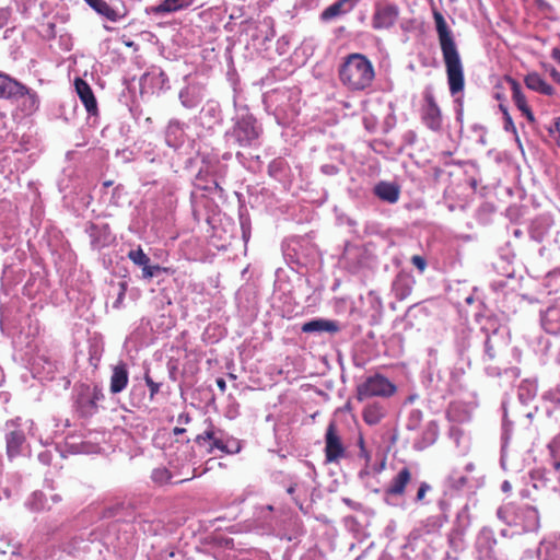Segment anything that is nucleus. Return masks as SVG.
I'll return each mask as SVG.
<instances>
[{"label":"nucleus","mask_w":560,"mask_h":560,"mask_svg":"<svg viewBox=\"0 0 560 560\" xmlns=\"http://www.w3.org/2000/svg\"><path fill=\"white\" fill-rule=\"evenodd\" d=\"M5 441L9 457H15L22 452V446L25 443V434L22 430L11 431L7 434Z\"/></svg>","instance_id":"18"},{"label":"nucleus","mask_w":560,"mask_h":560,"mask_svg":"<svg viewBox=\"0 0 560 560\" xmlns=\"http://www.w3.org/2000/svg\"><path fill=\"white\" fill-rule=\"evenodd\" d=\"M501 84L504 89H509L512 93V97L515 101L517 108L525 114V98L522 95L521 84L510 75H505L502 79Z\"/></svg>","instance_id":"19"},{"label":"nucleus","mask_w":560,"mask_h":560,"mask_svg":"<svg viewBox=\"0 0 560 560\" xmlns=\"http://www.w3.org/2000/svg\"><path fill=\"white\" fill-rule=\"evenodd\" d=\"M400 10L397 4L389 2H376L371 24L375 31L392 28L398 21Z\"/></svg>","instance_id":"6"},{"label":"nucleus","mask_w":560,"mask_h":560,"mask_svg":"<svg viewBox=\"0 0 560 560\" xmlns=\"http://www.w3.org/2000/svg\"><path fill=\"white\" fill-rule=\"evenodd\" d=\"M213 436H214V432L213 430H206L203 433L201 434H198L195 439V442L198 444V445H203L206 442H211L213 440Z\"/></svg>","instance_id":"33"},{"label":"nucleus","mask_w":560,"mask_h":560,"mask_svg":"<svg viewBox=\"0 0 560 560\" xmlns=\"http://www.w3.org/2000/svg\"><path fill=\"white\" fill-rule=\"evenodd\" d=\"M9 100H21L20 108L25 115H32L39 108V96L36 91L18 81Z\"/></svg>","instance_id":"8"},{"label":"nucleus","mask_w":560,"mask_h":560,"mask_svg":"<svg viewBox=\"0 0 560 560\" xmlns=\"http://www.w3.org/2000/svg\"><path fill=\"white\" fill-rule=\"evenodd\" d=\"M185 431H186V430H185L184 428H178V427H176V428H174V429H173V433H174L175 435L183 434Z\"/></svg>","instance_id":"44"},{"label":"nucleus","mask_w":560,"mask_h":560,"mask_svg":"<svg viewBox=\"0 0 560 560\" xmlns=\"http://www.w3.org/2000/svg\"><path fill=\"white\" fill-rule=\"evenodd\" d=\"M261 133L260 127L253 115L241 117L232 129V137L240 147L246 148L254 145Z\"/></svg>","instance_id":"5"},{"label":"nucleus","mask_w":560,"mask_h":560,"mask_svg":"<svg viewBox=\"0 0 560 560\" xmlns=\"http://www.w3.org/2000/svg\"><path fill=\"white\" fill-rule=\"evenodd\" d=\"M411 262L420 272H423L427 268V260L420 255H413L411 257Z\"/></svg>","instance_id":"35"},{"label":"nucleus","mask_w":560,"mask_h":560,"mask_svg":"<svg viewBox=\"0 0 560 560\" xmlns=\"http://www.w3.org/2000/svg\"><path fill=\"white\" fill-rule=\"evenodd\" d=\"M104 399L102 388L97 385H82L75 400V409L81 418H91L98 411L97 402Z\"/></svg>","instance_id":"4"},{"label":"nucleus","mask_w":560,"mask_h":560,"mask_svg":"<svg viewBox=\"0 0 560 560\" xmlns=\"http://www.w3.org/2000/svg\"><path fill=\"white\" fill-rule=\"evenodd\" d=\"M466 483H467V477L462 476V477H459V479L456 481V486H455V487L458 489V488H460V487L465 486Z\"/></svg>","instance_id":"43"},{"label":"nucleus","mask_w":560,"mask_h":560,"mask_svg":"<svg viewBox=\"0 0 560 560\" xmlns=\"http://www.w3.org/2000/svg\"><path fill=\"white\" fill-rule=\"evenodd\" d=\"M500 109L502 110L503 117H504V129L506 131H511L515 136H517L516 135L515 125H514V122H513V120H512V118H511V116H510V114L508 112V108L503 104H500ZM516 142L518 143V147H520L521 151L524 152L522 142H521L518 137H516Z\"/></svg>","instance_id":"25"},{"label":"nucleus","mask_w":560,"mask_h":560,"mask_svg":"<svg viewBox=\"0 0 560 560\" xmlns=\"http://www.w3.org/2000/svg\"><path fill=\"white\" fill-rule=\"evenodd\" d=\"M94 11L105 16L112 22H117L125 16V13H120L113 9L105 0H84Z\"/></svg>","instance_id":"16"},{"label":"nucleus","mask_w":560,"mask_h":560,"mask_svg":"<svg viewBox=\"0 0 560 560\" xmlns=\"http://www.w3.org/2000/svg\"><path fill=\"white\" fill-rule=\"evenodd\" d=\"M103 185H104L105 187H109V186H112V185H113V182H112V180H106V182H104V184H103Z\"/></svg>","instance_id":"49"},{"label":"nucleus","mask_w":560,"mask_h":560,"mask_svg":"<svg viewBox=\"0 0 560 560\" xmlns=\"http://www.w3.org/2000/svg\"><path fill=\"white\" fill-rule=\"evenodd\" d=\"M431 490H432V487L430 483H428L427 481L420 482L416 498H415V502L416 503H424L425 495Z\"/></svg>","instance_id":"30"},{"label":"nucleus","mask_w":560,"mask_h":560,"mask_svg":"<svg viewBox=\"0 0 560 560\" xmlns=\"http://www.w3.org/2000/svg\"><path fill=\"white\" fill-rule=\"evenodd\" d=\"M325 459L338 463L346 455V447L335 421L329 422L325 433Z\"/></svg>","instance_id":"7"},{"label":"nucleus","mask_w":560,"mask_h":560,"mask_svg":"<svg viewBox=\"0 0 560 560\" xmlns=\"http://www.w3.org/2000/svg\"><path fill=\"white\" fill-rule=\"evenodd\" d=\"M127 256L135 265L141 267L142 269L148 267L150 262V257L140 246L137 249L130 250Z\"/></svg>","instance_id":"24"},{"label":"nucleus","mask_w":560,"mask_h":560,"mask_svg":"<svg viewBox=\"0 0 560 560\" xmlns=\"http://www.w3.org/2000/svg\"><path fill=\"white\" fill-rule=\"evenodd\" d=\"M152 480L158 485H164L167 483L172 475L165 467L156 468L152 471Z\"/></svg>","instance_id":"28"},{"label":"nucleus","mask_w":560,"mask_h":560,"mask_svg":"<svg viewBox=\"0 0 560 560\" xmlns=\"http://www.w3.org/2000/svg\"><path fill=\"white\" fill-rule=\"evenodd\" d=\"M548 136L557 142L560 148V117L556 118L549 126L546 127Z\"/></svg>","instance_id":"29"},{"label":"nucleus","mask_w":560,"mask_h":560,"mask_svg":"<svg viewBox=\"0 0 560 560\" xmlns=\"http://www.w3.org/2000/svg\"><path fill=\"white\" fill-rule=\"evenodd\" d=\"M433 19L445 66L450 92L452 95H456L463 92L465 88L464 65L453 33L443 14L438 10H433Z\"/></svg>","instance_id":"1"},{"label":"nucleus","mask_w":560,"mask_h":560,"mask_svg":"<svg viewBox=\"0 0 560 560\" xmlns=\"http://www.w3.org/2000/svg\"><path fill=\"white\" fill-rule=\"evenodd\" d=\"M338 78L347 90L361 92L373 84L375 69L365 55L352 52L342 59L338 68Z\"/></svg>","instance_id":"2"},{"label":"nucleus","mask_w":560,"mask_h":560,"mask_svg":"<svg viewBox=\"0 0 560 560\" xmlns=\"http://www.w3.org/2000/svg\"><path fill=\"white\" fill-rule=\"evenodd\" d=\"M374 194L383 201L395 203L399 199L400 190L399 187L395 184L380 182L374 187Z\"/></svg>","instance_id":"15"},{"label":"nucleus","mask_w":560,"mask_h":560,"mask_svg":"<svg viewBox=\"0 0 560 560\" xmlns=\"http://www.w3.org/2000/svg\"><path fill=\"white\" fill-rule=\"evenodd\" d=\"M527 532H534L539 528V515L535 508L527 506Z\"/></svg>","instance_id":"26"},{"label":"nucleus","mask_w":560,"mask_h":560,"mask_svg":"<svg viewBox=\"0 0 560 560\" xmlns=\"http://www.w3.org/2000/svg\"><path fill=\"white\" fill-rule=\"evenodd\" d=\"M287 491H288L289 494H293L294 491H295V485L294 486H290Z\"/></svg>","instance_id":"48"},{"label":"nucleus","mask_w":560,"mask_h":560,"mask_svg":"<svg viewBox=\"0 0 560 560\" xmlns=\"http://www.w3.org/2000/svg\"><path fill=\"white\" fill-rule=\"evenodd\" d=\"M549 74L555 82L560 84V72L558 70H556L553 67H551L549 70Z\"/></svg>","instance_id":"40"},{"label":"nucleus","mask_w":560,"mask_h":560,"mask_svg":"<svg viewBox=\"0 0 560 560\" xmlns=\"http://www.w3.org/2000/svg\"><path fill=\"white\" fill-rule=\"evenodd\" d=\"M170 271H172V269L168 268V267H162L160 265H150L149 264L148 267L142 269V277L144 279H152L153 277H155L160 272L168 273Z\"/></svg>","instance_id":"27"},{"label":"nucleus","mask_w":560,"mask_h":560,"mask_svg":"<svg viewBox=\"0 0 560 560\" xmlns=\"http://www.w3.org/2000/svg\"><path fill=\"white\" fill-rule=\"evenodd\" d=\"M386 412L383 406L378 402L369 404L362 411V418L369 425L378 424L385 417Z\"/></svg>","instance_id":"20"},{"label":"nucleus","mask_w":560,"mask_h":560,"mask_svg":"<svg viewBox=\"0 0 560 560\" xmlns=\"http://www.w3.org/2000/svg\"><path fill=\"white\" fill-rule=\"evenodd\" d=\"M555 313H556V310L549 308L547 311L546 317L549 318V317L553 316Z\"/></svg>","instance_id":"47"},{"label":"nucleus","mask_w":560,"mask_h":560,"mask_svg":"<svg viewBox=\"0 0 560 560\" xmlns=\"http://www.w3.org/2000/svg\"><path fill=\"white\" fill-rule=\"evenodd\" d=\"M412 478L411 470L408 466H404L389 481L384 493L386 498H400L406 493L407 486Z\"/></svg>","instance_id":"10"},{"label":"nucleus","mask_w":560,"mask_h":560,"mask_svg":"<svg viewBox=\"0 0 560 560\" xmlns=\"http://www.w3.org/2000/svg\"><path fill=\"white\" fill-rule=\"evenodd\" d=\"M397 392L396 385L382 374H374L358 385L357 399L363 401L373 397L388 398Z\"/></svg>","instance_id":"3"},{"label":"nucleus","mask_w":560,"mask_h":560,"mask_svg":"<svg viewBox=\"0 0 560 560\" xmlns=\"http://www.w3.org/2000/svg\"><path fill=\"white\" fill-rule=\"evenodd\" d=\"M550 447L555 458L553 466L560 471V439L556 440Z\"/></svg>","instance_id":"32"},{"label":"nucleus","mask_w":560,"mask_h":560,"mask_svg":"<svg viewBox=\"0 0 560 560\" xmlns=\"http://www.w3.org/2000/svg\"><path fill=\"white\" fill-rule=\"evenodd\" d=\"M551 57L560 63V48H553L551 51Z\"/></svg>","instance_id":"42"},{"label":"nucleus","mask_w":560,"mask_h":560,"mask_svg":"<svg viewBox=\"0 0 560 560\" xmlns=\"http://www.w3.org/2000/svg\"><path fill=\"white\" fill-rule=\"evenodd\" d=\"M527 89L538 91L545 95L553 93L552 86L546 83L537 73L527 74Z\"/></svg>","instance_id":"21"},{"label":"nucleus","mask_w":560,"mask_h":560,"mask_svg":"<svg viewBox=\"0 0 560 560\" xmlns=\"http://www.w3.org/2000/svg\"><path fill=\"white\" fill-rule=\"evenodd\" d=\"M214 448H218L222 452H228L226 445L223 443L222 440L215 439L213 436V440L210 443L209 448L207 450L208 453H211Z\"/></svg>","instance_id":"36"},{"label":"nucleus","mask_w":560,"mask_h":560,"mask_svg":"<svg viewBox=\"0 0 560 560\" xmlns=\"http://www.w3.org/2000/svg\"><path fill=\"white\" fill-rule=\"evenodd\" d=\"M527 120H528V121H534L533 113L529 110V108H528V107H527Z\"/></svg>","instance_id":"45"},{"label":"nucleus","mask_w":560,"mask_h":560,"mask_svg":"<svg viewBox=\"0 0 560 560\" xmlns=\"http://www.w3.org/2000/svg\"><path fill=\"white\" fill-rule=\"evenodd\" d=\"M19 80L0 71V100H9Z\"/></svg>","instance_id":"22"},{"label":"nucleus","mask_w":560,"mask_h":560,"mask_svg":"<svg viewBox=\"0 0 560 560\" xmlns=\"http://www.w3.org/2000/svg\"><path fill=\"white\" fill-rule=\"evenodd\" d=\"M358 446H359V456L364 459L365 465L368 466L371 462V453L365 447V442L362 435L358 439Z\"/></svg>","instance_id":"31"},{"label":"nucleus","mask_w":560,"mask_h":560,"mask_svg":"<svg viewBox=\"0 0 560 560\" xmlns=\"http://www.w3.org/2000/svg\"><path fill=\"white\" fill-rule=\"evenodd\" d=\"M195 0H163L160 4L150 10L154 14L172 13L189 8Z\"/></svg>","instance_id":"17"},{"label":"nucleus","mask_w":560,"mask_h":560,"mask_svg":"<svg viewBox=\"0 0 560 560\" xmlns=\"http://www.w3.org/2000/svg\"><path fill=\"white\" fill-rule=\"evenodd\" d=\"M126 292H127V282H120V283H119L118 298H117V301L115 302V306H116V307H117V306L122 302V300L125 299Z\"/></svg>","instance_id":"37"},{"label":"nucleus","mask_w":560,"mask_h":560,"mask_svg":"<svg viewBox=\"0 0 560 560\" xmlns=\"http://www.w3.org/2000/svg\"><path fill=\"white\" fill-rule=\"evenodd\" d=\"M301 329L306 334L323 331L336 334L340 330V327L335 320L318 318L304 323Z\"/></svg>","instance_id":"14"},{"label":"nucleus","mask_w":560,"mask_h":560,"mask_svg":"<svg viewBox=\"0 0 560 560\" xmlns=\"http://www.w3.org/2000/svg\"><path fill=\"white\" fill-rule=\"evenodd\" d=\"M485 346H486V353L488 354V357L490 359H493L495 357V352H494V349H493L489 338L486 340Z\"/></svg>","instance_id":"39"},{"label":"nucleus","mask_w":560,"mask_h":560,"mask_svg":"<svg viewBox=\"0 0 560 560\" xmlns=\"http://www.w3.org/2000/svg\"><path fill=\"white\" fill-rule=\"evenodd\" d=\"M548 226H549V222L546 220L541 231L538 232V231H536L535 228H533V231H532L533 237L536 240H540Z\"/></svg>","instance_id":"38"},{"label":"nucleus","mask_w":560,"mask_h":560,"mask_svg":"<svg viewBox=\"0 0 560 560\" xmlns=\"http://www.w3.org/2000/svg\"><path fill=\"white\" fill-rule=\"evenodd\" d=\"M126 45H127V46H132V45H133V43H132V42H130V43H126Z\"/></svg>","instance_id":"50"},{"label":"nucleus","mask_w":560,"mask_h":560,"mask_svg":"<svg viewBox=\"0 0 560 560\" xmlns=\"http://www.w3.org/2000/svg\"><path fill=\"white\" fill-rule=\"evenodd\" d=\"M217 386L219 387V389L224 393L226 390V383L225 381L222 378V377H219L217 378Z\"/></svg>","instance_id":"41"},{"label":"nucleus","mask_w":560,"mask_h":560,"mask_svg":"<svg viewBox=\"0 0 560 560\" xmlns=\"http://www.w3.org/2000/svg\"><path fill=\"white\" fill-rule=\"evenodd\" d=\"M144 381L150 389V396L153 398L160 390V384L155 383L148 373L144 375Z\"/></svg>","instance_id":"34"},{"label":"nucleus","mask_w":560,"mask_h":560,"mask_svg":"<svg viewBox=\"0 0 560 560\" xmlns=\"http://www.w3.org/2000/svg\"><path fill=\"white\" fill-rule=\"evenodd\" d=\"M74 86H75L77 94H78L79 98L81 100V102L83 103L86 112L92 115L96 114L97 113V102H96L94 93H93L91 86L89 85V83L85 82L81 78H77L74 80Z\"/></svg>","instance_id":"11"},{"label":"nucleus","mask_w":560,"mask_h":560,"mask_svg":"<svg viewBox=\"0 0 560 560\" xmlns=\"http://www.w3.org/2000/svg\"><path fill=\"white\" fill-rule=\"evenodd\" d=\"M415 284L416 279L413 276L407 272L398 273L393 282V291L396 299L402 301L409 298L412 293Z\"/></svg>","instance_id":"13"},{"label":"nucleus","mask_w":560,"mask_h":560,"mask_svg":"<svg viewBox=\"0 0 560 560\" xmlns=\"http://www.w3.org/2000/svg\"><path fill=\"white\" fill-rule=\"evenodd\" d=\"M425 105L422 108L421 117L428 128L438 131L442 127V114L434 96L431 93L424 95Z\"/></svg>","instance_id":"9"},{"label":"nucleus","mask_w":560,"mask_h":560,"mask_svg":"<svg viewBox=\"0 0 560 560\" xmlns=\"http://www.w3.org/2000/svg\"><path fill=\"white\" fill-rule=\"evenodd\" d=\"M129 382V372L127 364L122 361H119L116 365L112 368L110 375V384L109 390L112 394L121 393L128 385Z\"/></svg>","instance_id":"12"},{"label":"nucleus","mask_w":560,"mask_h":560,"mask_svg":"<svg viewBox=\"0 0 560 560\" xmlns=\"http://www.w3.org/2000/svg\"><path fill=\"white\" fill-rule=\"evenodd\" d=\"M513 234L515 235V237H521V236H522V231H521V229H517V228H516V229H514Z\"/></svg>","instance_id":"46"},{"label":"nucleus","mask_w":560,"mask_h":560,"mask_svg":"<svg viewBox=\"0 0 560 560\" xmlns=\"http://www.w3.org/2000/svg\"><path fill=\"white\" fill-rule=\"evenodd\" d=\"M538 553L541 560H560V548L550 542L541 544Z\"/></svg>","instance_id":"23"}]
</instances>
